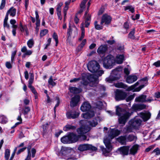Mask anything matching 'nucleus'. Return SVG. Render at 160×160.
Listing matches in <instances>:
<instances>
[{"mask_svg":"<svg viewBox=\"0 0 160 160\" xmlns=\"http://www.w3.org/2000/svg\"><path fill=\"white\" fill-rule=\"evenodd\" d=\"M88 80L90 82L89 83L88 82L84 79H82L81 82V83L83 85V87L84 88H86V90H90V87H97V89L95 91H104L105 90L106 88L105 87L101 85H98L97 83L96 82L97 81L98 78H96L95 76L94 75H90L88 77Z\"/></svg>","mask_w":160,"mask_h":160,"instance_id":"1","label":"nucleus"},{"mask_svg":"<svg viewBox=\"0 0 160 160\" xmlns=\"http://www.w3.org/2000/svg\"><path fill=\"white\" fill-rule=\"evenodd\" d=\"M116 114L119 117L118 118L119 123L122 124V126L125 125L131 115L130 113L118 106L116 107Z\"/></svg>","mask_w":160,"mask_h":160,"instance_id":"2","label":"nucleus"},{"mask_svg":"<svg viewBox=\"0 0 160 160\" xmlns=\"http://www.w3.org/2000/svg\"><path fill=\"white\" fill-rule=\"evenodd\" d=\"M87 68L89 71L92 73L96 74V77L98 78L104 73V71L100 70V66L96 61L93 60L89 62L87 64Z\"/></svg>","mask_w":160,"mask_h":160,"instance_id":"3","label":"nucleus"},{"mask_svg":"<svg viewBox=\"0 0 160 160\" xmlns=\"http://www.w3.org/2000/svg\"><path fill=\"white\" fill-rule=\"evenodd\" d=\"M115 62L114 57L111 55H108L104 59L103 67L106 69H111L114 65Z\"/></svg>","mask_w":160,"mask_h":160,"instance_id":"4","label":"nucleus"},{"mask_svg":"<svg viewBox=\"0 0 160 160\" xmlns=\"http://www.w3.org/2000/svg\"><path fill=\"white\" fill-rule=\"evenodd\" d=\"M90 130V128L89 127L82 125L81 127L78 128L77 131L78 133L79 134V135L80 136V138H81L82 140L88 141L89 139H87L86 136L84 134L87 133Z\"/></svg>","mask_w":160,"mask_h":160,"instance_id":"5","label":"nucleus"},{"mask_svg":"<svg viewBox=\"0 0 160 160\" xmlns=\"http://www.w3.org/2000/svg\"><path fill=\"white\" fill-rule=\"evenodd\" d=\"M16 9L14 8L13 7H11L7 11L3 21L4 27H6L7 29H9L10 26L8 23V15L9 14H10L11 16L13 17L16 15Z\"/></svg>","mask_w":160,"mask_h":160,"instance_id":"6","label":"nucleus"},{"mask_svg":"<svg viewBox=\"0 0 160 160\" xmlns=\"http://www.w3.org/2000/svg\"><path fill=\"white\" fill-rule=\"evenodd\" d=\"M120 75L118 68H116L112 70L110 76L106 78L107 82L110 83L119 79Z\"/></svg>","mask_w":160,"mask_h":160,"instance_id":"7","label":"nucleus"},{"mask_svg":"<svg viewBox=\"0 0 160 160\" xmlns=\"http://www.w3.org/2000/svg\"><path fill=\"white\" fill-rule=\"evenodd\" d=\"M139 84L138 82H136L134 85L130 87H128V86L124 83L121 82L116 84V86L119 88H122L126 89L127 91H130L133 90Z\"/></svg>","mask_w":160,"mask_h":160,"instance_id":"8","label":"nucleus"},{"mask_svg":"<svg viewBox=\"0 0 160 160\" xmlns=\"http://www.w3.org/2000/svg\"><path fill=\"white\" fill-rule=\"evenodd\" d=\"M127 96L126 92L121 90H117L116 92L115 99L117 101H119L125 99Z\"/></svg>","mask_w":160,"mask_h":160,"instance_id":"9","label":"nucleus"},{"mask_svg":"<svg viewBox=\"0 0 160 160\" xmlns=\"http://www.w3.org/2000/svg\"><path fill=\"white\" fill-rule=\"evenodd\" d=\"M97 148L91 144H83L80 145L78 147V150H97Z\"/></svg>","mask_w":160,"mask_h":160,"instance_id":"10","label":"nucleus"},{"mask_svg":"<svg viewBox=\"0 0 160 160\" xmlns=\"http://www.w3.org/2000/svg\"><path fill=\"white\" fill-rule=\"evenodd\" d=\"M79 113L75 110H71L66 114L68 118L74 119L78 117Z\"/></svg>","mask_w":160,"mask_h":160,"instance_id":"11","label":"nucleus"},{"mask_svg":"<svg viewBox=\"0 0 160 160\" xmlns=\"http://www.w3.org/2000/svg\"><path fill=\"white\" fill-rule=\"evenodd\" d=\"M142 120L140 119H135L132 120L129 122V124L132 126L133 128L135 129H138L141 124Z\"/></svg>","mask_w":160,"mask_h":160,"instance_id":"12","label":"nucleus"},{"mask_svg":"<svg viewBox=\"0 0 160 160\" xmlns=\"http://www.w3.org/2000/svg\"><path fill=\"white\" fill-rule=\"evenodd\" d=\"M80 101V97L75 95L71 99L70 105L71 107H73L77 105Z\"/></svg>","mask_w":160,"mask_h":160,"instance_id":"13","label":"nucleus"},{"mask_svg":"<svg viewBox=\"0 0 160 160\" xmlns=\"http://www.w3.org/2000/svg\"><path fill=\"white\" fill-rule=\"evenodd\" d=\"M120 133V131L118 130L112 129L109 132L108 137L110 139H112L115 137L118 136Z\"/></svg>","mask_w":160,"mask_h":160,"instance_id":"14","label":"nucleus"},{"mask_svg":"<svg viewBox=\"0 0 160 160\" xmlns=\"http://www.w3.org/2000/svg\"><path fill=\"white\" fill-rule=\"evenodd\" d=\"M111 18L110 17L106 15H103L102 18L101 24L105 23V25L108 24L111 22Z\"/></svg>","mask_w":160,"mask_h":160,"instance_id":"15","label":"nucleus"},{"mask_svg":"<svg viewBox=\"0 0 160 160\" xmlns=\"http://www.w3.org/2000/svg\"><path fill=\"white\" fill-rule=\"evenodd\" d=\"M140 116L144 121H146L150 118L151 116V114L149 112H141L140 113Z\"/></svg>","mask_w":160,"mask_h":160,"instance_id":"16","label":"nucleus"},{"mask_svg":"<svg viewBox=\"0 0 160 160\" xmlns=\"http://www.w3.org/2000/svg\"><path fill=\"white\" fill-rule=\"evenodd\" d=\"M69 135L71 143L76 142L80 137V135H76L73 133H70Z\"/></svg>","mask_w":160,"mask_h":160,"instance_id":"17","label":"nucleus"},{"mask_svg":"<svg viewBox=\"0 0 160 160\" xmlns=\"http://www.w3.org/2000/svg\"><path fill=\"white\" fill-rule=\"evenodd\" d=\"M91 108L90 103L88 102H84L81 107V110L83 112L89 111Z\"/></svg>","mask_w":160,"mask_h":160,"instance_id":"18","label":"nucleus"},{"mask_svg":"<svg viewBox=\"0 0 160 160\" xmlns=\"http://www.w3.org/2000/svg\"><path fill=\"white\" fill-rule=\"evenodd\" d=\"M138 79L137 76L136 75H129L127 77L126 79V82L128 83H132Z\"/></svg>","mask_w":160,"mask_h":160,"instance_id":"19","label":"nucleus"},{"mask_svg":"<svg viewBox=\"0 0 160 160\" xmlns=\"http://www.w3.org/2000/svg\"><path fill=\"white\" fill-rule=\"evenodd\" d=\"M107 49V45H101L97 49V52L99 54H103L106 52Z\"/></svg>","mask_w":160,"mask_h":160,"instance_id":"20","label":"nucleus"},{"mask_svg":"<svg viewBox=\"0 0 160 160\" xmlns=\"http://www.w3.org/2000/svg\"><path fill=\"white\" fill-rule=\"evenodd\" d=\"M146 106L143 104H134L132 107L134 110H141L146 108Z\"/></svg>","mask_w":160,"mask_h":160,"instance_id":"21","label":"nucleus"},{"mask_svg":"<svg viewBox=\"0 0 160 160\" xmlns=\"http://www.w3.org/2000/svg\"><path fill=\"white\" fill-rule=\"evenodd\" d=\"M85 19V22H82L81 24L83 23V27H84V26H85V27L86 28H88L89 25L91 21V15H88L87 17H84Z\"/></svg>","mask_w":160,"mask_h":160,"instance_id":"22","label":"nucleus"},{"mask_svg":"<svg viewBox=\"0 0 160 160\" xmlns=\"http://www.w3.org/2000/svg\"><path fill=\"white\" fill-rule=\"evenodd\" d=\"M94 115V113L93 111H89L83 114V118L87 119H89L93 117Z\"/></svg>","mask_w":160,"mask_h":160,"instance_id":"23","label":"nucleus"},{"mask_svg":"<svg viewBox=\"0 0 160 160\" xmlns=\"http://www.w3.org/2000/svg\"><path fill=\"white\" fill-rule=\"evenodd\" d=\"M124 60L123 55H118L116 57L115 61L118 64H121Z\"/></svg>","mask_w":160,"mask_h":160,"instance_id":"24","label":"nucleus"},{"mask_svg":"<svg viewBox=\"0 0 160 160\" xmlns=\"http://www.w3.org/2000/svg\"><path fill=\"white\" fill-rule=\"evenodd\" d=\"M127 142H132L137 139V137L136 136L132 134L126 135Z\"/></svg>","mask_w":160,"mask_h":160,"instance_id":"25","label":"nucleus"},{"mask_svg":"<svg viewBox=\"0 0 160 160\" xmlns=\"http://www.w3.org/2000/svg\"><path fill=\"white\" fill-rule=\"evenodd\" d=\"M119 153L123 156L128 155L129 153V151H118ZM129 153L132 155H134L137 153V151H129Z\"/></svg>","mask_w":160,"mask_h":160,"instance_id":"26","label":"nucleus"},{"mask_svg":"<svg viewBox=\"0 0 160 160\" xmlns=\"http://www.w3.org/2000/svg\"><path fill=\"white\" fill-rule=\"evenodd\" d=\"M69 89L70 92L73 93H78L82 91V89L81 88L75 87H70Z\"/></svg>","mask_w":160,"mask_h":160,"instance_id":"27","label":"nucleus"},{"mask_svg":"<svg viewBox=\"0 0 160 160\" xmlns=\"http://www.w3.org/2000/svg\"><path fill=\"white\" fill-rule=\"evenodd\" d=\"M147 96L145 95H142L136 98L135 101L138 102H145Z\"/></svg>","mask_w":160,"mask_h":160,"instance_id":"28","label":"nucleus"},{"mask_svg":"<svg viewBox=\"0 0 160 160\" xmlns=\"http://www.w3.org/2000/svg\"><path fill=\"white\" fill-rule=\"evenodd\" d=\"M117 140L122 144H126L127 142L126 135L119 137L117 138Z\"/></svg>","mask_w":160,"mask_h":160,"instance_id":"29","label":"nucleus"},{"mask_svg":"<svg viewBox=\"0 0 160 160\" xmlns=\"http://www.w3.org/2000/svg\"><path fill=\"white\" fill-rule=\"evenodd\" d=\"M61 141L64 144L71 143L69 135L65 136L61 138Z\"/></svg>","mask_w":160,"mask_h":160,"instance_id":"30","label":"nucleus"},{"mask_svg":"<svg viewBox=\"0 0 160 160\" xmlns=\"http://www.w3.org/2000/svg\"><path fill=\"white\" fill-rule=\"evenodd\" d=\"M75 126L70 124H67L64 128L63 130L65 131H67L70 130H74L76 129Z\"/></svg>","mask_w":160,"mask_h":160,"instance_id":"31","label":"nucleus"},{"mask_svg":"<svg viewBox=\"0 0 160 160\" xmlns=\"http://www.w3.org/2000/svg\"><path fill=\"white\" fill-rule=\"evenodd\" d=\"M99 119V118L98 117L96 118H94L93 120L91 121H89L88 122V123L89 125L92 127H95L98 124V120Z\"/></svg>","mask_w":160,"mask_h":160,"instance_id":"32","label":"nucleus"},{"mask_svg":"<svg viewBox=\"0 0 160 160\" xmlns=\"http://www.w3.org/2000/svg\"><path fill=\"white\" fill-rule=\"evenodd\" d=\"M36 153V151H28V155L25 160H30L31 159V153L32 157H34L35 156Z\"/></svg>","mask_w":160,"mask_h":160,"instance_id":"33","label":"nucleus"},{"mask_svg":"<svg viewBox=\"0 0 160 160\" xmlns=\"http://www.w3.org/2000/svg\"><path fill=\"white\" fill-rule=\"evenodd\" d=\"M83 24L84 23H82L81 24V30L82 31L81 36L78 39V40L80 41H81L84 38L85 36V29L83 27Z\"/></svg>","mask_w":160,"mask_h":160,"instance_id":"34","label":"nucleus"},{"mask_svg":"<svg viewBox=\"0 0 160 160\" xmlns=\"http://www.w3.org/2000/svg\"><path fill=\"white\" fill-rule=\"evenodd\" d=\"M49 124L48 123H46L45 124L42 125V128L43 129V134H45L47 133L48 129L49 127Z\"/></svg>","mask_w":160,"mask_h":160,"instance_id":"35","label":"nucleus"},{"mask_svg":"<svg viewBox=\"0 0 160 160\" xmlns=\"http://www.w3.org/2000/svg\"><path fill=\"white\" fill-rule=\"evenodd\" d=\"M52 38L54 40L55 42V46H57L58 43V37L57 34L55 32H54L52 35Z\"/></svg>","mask_w":160,"mask_h":160,"instance_id":"36","label":"nucleus"},{"mask_svg":"<svg viewBox=\"0 0 160 160\" xmlns=\"http://www.w3.org/2000/svg\"><path fill=\"white\" fill-rule=\"evenodd\" d=\"M135 29L133 28L129 32L128 35V37L132 39H134L135 38V36L134 35L135 33Z\"/></svg>","mask_w":160,"mask_h":160,"instance_id":"37","label":"nucleus"},{"mask_svg":"<svg viewBox=\"0 0 160 160\" xmlns=\"http://www.w3.org/2000/svg\"><path fill=\"white\" fill-rule=\"evenodd\" d=\"M133 129H134L133 128L132 126V125H130L129 126H127L124 129L126 130V132H132Z\"/></svg>","mask_w":160,"mask_h":160,"instance_id":"38","label":"nucleus"},{"mask_svg":"<svg viewBox=\"0 0 160 160\" xmlns=\"http://www.w3.org/2000/svg\"><path fill=\"white\" fill-rule=\"evenodd\" d=\"M27 45L28 47L31 48L34 44V41L32 39H29L27 42Z\"/></svg>","mask_w":160,"mask_h":160,"instance_id":"39","label":"nucleus"},{"mask_svg":"<svg viewBox=\"0 0 160 160\" xmlns=\"http://www.w3.org/2000/svg\"><path fill=\"white\" fill-rule=\"evenodd\" d=\"M125 10H129V11L132 13H133L134 12V8L132 6H128L125 7Z\"/></svg>","mask_w":160,"mask_h":160,"instance_id":"40","label":"nucleus"},{"mask_svg":"<svg viewBox=\"0 0 160 160\" xmlns=\"http://www.w3.org/2000/svg\"><path fill=\"white\" fill-rule=\"evenodd\" d=\"M28 87L34 95H36L38 94L35 88L32 85H28Z\"/></svg>","mask_w":160,"mask_h":160,"instance_id":"41","label":"nucleus"},{"mask_svg":"<svg viewBox=\"0 0 160 160\" xmlns=\"http://www.w3.org/2000/svg\"><path fill=\"white\" fill-rule=\"evenodd\" d=\"M48 30L46 29H43L40 31V35L41 37H42L45 36L48 33Z\"/></svg>","mask_w":160,"mask_h":160,"instance_id":"42","label":"nucleus"},{"mask_svg":"<svg viewBox=\"0 0 160 160\" xmlns=\"http://www.w3.org/2000/svg\"><path fill=\"white\" fill-rule=\"evenodd\" d=\"M94 26L95 28L99 30L102 29V26L98 24V22L97 21H95L94 22Z\"/></svg>","mask_w":160,"mask_h":160,"instance_id":"43","label":"nucleus"},{"mask_svg":"<svg viewBox=\"0 0 160 160\" xmlns=\"http://www.w3.org/2000/svg\"><path fill=\"white\" fill-rule=\"evenodd\" d=\"M56 100L57 101V103L54 108V114H55V117H56V115H55V113H56V108L57 107H58L59 106V104L60 103L59 99L58 97H56Z\"/></svg>","mask_w":160,"mask_h":160,"instance_id":"44","label":"nucleus"},{"mask_svg":"<svg viewBox=\"0 0 160 160\" xmlns=\"http://www.w3.org/2000/svg\"><path fill=\"white\" fill-rule=\"evenodd\" d=\"M104 143L108 149L110 150L113 149L111 144L110 142H104Z\"/></svg>","mask_w":160,"mask_h":160,"instance_id":"45","label":"nucleus"},{"mask_svg":"<svg viewBox=\"0 0 160 160\" xmlns=\"http://www.w3.org/2000/svg\"><path fill=\"white\" fill-rule=\"evenodd\" d=\"M30 109L29 107H25V109L24 111L23 112V113L24 115H27L28 112L30 111Z\"/></svg>","mask_w":160,"mask_h":160,"instance_id":"46","label":"nucleus"},{"mask_svg":"<svg viewBox=\"0 0 160 160\" xmlns=\"http://www.w3.org/2000/svg\"><path fill=\"white\" fill-rule=\"evenodd\" d=\"M135 97V94H133V95H131L128 96L126 99V101L127 102H128L132 100Z\"/></svg>","mask_w":160,"mask_h":160,"instance_id":"47","label":"nucleus"},{"mask_svg":"<svg viewBox=\"0 0 160 160\" xmlns=\"http://www.w3.org/2000/svg\"><path fill=\"white\" fill-rule=\"evenodd\" d=\"M102 153L105 156H109L111 155L110 151H102Z\"/></svg>","mask_w":160,"mask_h":160,"instance_id":"48","label":"nucleus"},{"mask_svg":"<svg viewBox=\"0 0 160 160\" xmlns=\"http://www.w3.org/2000/svg\"><path fill=\"white\" fill-rule=\"evenodd\" d=\"M6 4V0H2L1 3L0 5V10H2L4 8Z\"/></svg>","mask_w":160,"mask_h":160,"instance_id":"49","label":"nucleus"},{"mask_svg":"<svg viewBox=\"0 0 160 160\" xmlns=\"http://www.w3.org/2000/svg\"><path fill=\"white\" fill-rule=\"evenodd\" d=\"M130 148L129 146H124L118 148L117 150H129Z\"/></svg>","mask_w":160,"mask_h":160,"instance_id":"50","label":"nucleus"},{"mask_svg":"<svg viewBox=\"0 0 160 160\" xmlns=\"http://www.w3.org/2000/svg\"><path fill=\"white\" fill-rule=\"evenodd\" d=\"M68 8V6H65L64 7L63 9V13H64V19L65 20V18L66 17L67 12Z\"/></svg>","mask_w":160,"mask_h":160,"instance_id":"51","label":"nucleus"},{"mask_svg":"<svg viewBox=\"0 0 160 160\" xmlns=\"http://www.w3.org/2000/svg\"><path fill=\"white\" fill-rule=\"evenodd\" d=\"M140 147V146L138 144H135L131 148L130 150H138L139 149V148Z\"/></svg>","mask_w":160,"mask_h":160,"instance_id":"52","label":"nucleus"},{"mask_svg":"<svg viewBox=\"0 0 160 160\" xmlns=\"http://www.w3.org/2000/svg\"><path fill=\"white\" fill-rule=\"evenodd\" d=\"M34 142H29L27 146V150H31L32 148L34 145Z\"/></svg>","mask_w":160,"mask_h":160,"instance_id":"53","label":"nucleus"},{"mask_svg":"<svg viewBox=\"0 0 160 160\" xmlns=\"http://www.w3.org/2000/svg\"><path fill=\"white\" fill-rule=\"evenodd\" d=\"M8 122V119L6 117L4 116L2 117L1 120V122L2 123L5 124L7 123Z\"/></svg>","mask_w":160,"mask_h":160,"instance_id":"54","label":"nucleus"},{"mask_svg":"<svg viewBox=\"0 0 160 160\" xmlns=\"http://www.w3.org/2000/svg\"><path fill=\"white\" fill-rule=\"evenodd\" d=\"M27 28V26L26 25H25L21 27H19L20 30L22 32H25V30Z\"/></svg>","mask_w":160,"mask_h":160,"instance_id":"55","label":"nucleus"},{"mask_svg":"<svg viewBox=\"0 0 160 160\" xmlns=\"http://www.w3.org/2000/svg\"><path fill=\"white\" fill-rule=\"evenodd\" d=\"M10 152L9 151H6L5 155V157L6 160H8L9 157Z\"/></svg>","mask_w":160,"mask_h":160,"instance_id":"56","label":"nucleus"},{"mask_svg":"<svg viewBox=\"0 0 160 160\" xmlns=\"http://www.w3.org/2000/svg\"><path fill=\"white\" fill-rule=\"evenodd\" d=\"M81 79V78H75L71 79L70 81V82H77Z\"/></svg>","mask_w":160,"mask_h":160,"instance_id":"57","label":"nucleus"},{"mask_svg":"<svg viewBox=\"0 0 160 160\" xmlns=\"http://www.w3.org/2000/svg\"><path fill=\"white\" fill-rule=\"evenodd\" d=\"M145 86V85L144 84H142L140 86L138 87L135 88V91L136 92L139 91L142 88H143Z\"/></svg>","mask_w":160,"mask_h":160,"instance_id":"58","label":"nucleus"},{"mask_svg":"<svg viewBox=\"0 0 160 160\" xmlns=\"http://www.w3.org/2000/svg\"><path fill=\"white\" fill-rule=\"evenodd\" d=\"M86 42V39L83 40L81 44L79 45V47H80L81 48H82L85 44Z\"/></svg>","mask_w":160,"mask_h":160,"instance_id":"59","label":"nucleus"},{"mask_svg":"<svg viewBox=\"0 0 160 160\" xmlns=\"http://www.w3.org/2000/svg\"><path fill=\"white\" fill-rule=\"evenodd\" d=\"M6 66L8 69H11L12 67L10 62H6Z\"/></svg>","mask_w":160,"mask_h":160,"instance_id":"60","label":"nucleus"},{"mask_svg":"<svg viewBox=\"0 0 160 160\" xmlns=\"http://www.w3.org/2000/svg\"><path fill=\"white\" fill-rule=\"evenodd\" d=\"M153 65L157 67H160V61L159 60L153 63Z\"/></svg>","mask_w":160,"mask_h":160,"instance_id":"61","label":"nucleus"},{"mask_svg":"<svg viewBox=\"0 0 160 160\" xmlns=\"http://www.w3.org/2000/svg\"><path fill=\"white\" fill-rule=\"evenodd\" d=\"M29 4V0H25V7L26 10L28 9V7Z\"/></svg>","mask_w":160,"mask_h":160,"instance_id":"62","label":"nucleus"},{"mask_svg":"<svg viewBox=\"0 0 160 160\" xmlns=\"http://www.w3.org/2000/svg\"><path fill=\"white\" fill-rule=\"evenodd\" d=\"M139 16H140L139 14H136L135 16V18L133 17V15H132V19L133 20H135L138 19L139 18Z\"/></svg>","mask_w":160,"mask_h":160,"instance_id":"63","label":"nucleus"},{"mask_svg":"<svg viewBox=\"0 0 160 160\" xmlns=\"http://www.w3.org/2000/svg\"><path fill=\"white\" fill-rule=\"evenodd\" d=\"M124 72L126 75H128L130 73V71L128 68H125L124 69Z\"/></svg>","mask_w":160,"mask_h":160,"instance_id":"64","label":"nucleus"}]
</instances>
